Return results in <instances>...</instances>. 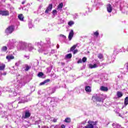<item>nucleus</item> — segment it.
Returning <instances> with one entry per match:
<instances>
[{"instance_id":"1","label":"nucleus","mask_w":128,"mask_h":128,"mask_svg":"<svg viewBox=\"0 0 128 128\" xmlns=\"http://www.w3.org/2000/svg\"><path fill=\"white\" fill-rule=\"evenodd\" d=\"M88 124L87 126H85L84 128H94V126H96V124H98V122L89 120L88 122Z\"/></svg>"},{"instance_id":"2","label":"nucleus","mask_w":128,"mask_h":128,"mask_svg":"<svg viewBox=\"0 0 128 128\" xmlns=\"http://www.w3.org/2000/svg\"><path fill=\"white\" fill-rule=\"evenodd\" d=\"M14 26L11 25L8 26L5 30V34H10L14 32Z\"/></svg>"},{"instance_id":"3","label":"nucleus","mask_w":128,"mask_h":128,"mask_svg":"<svg viewBox=\"0 0 128 128\" xmlns=\"http://www.w3.org/2000/svg\"><path fill=\"white\" fill-rule=\"evenodd\" d=\"M0 15L2 16H10V12L8 10H0Z\"/></svg>"},{"instance_id":"4","label":"nucleus","mask_w":128,"mask_h":128,"mask_svg":"<svg viewBox=\"0 0 128 128\" xmlns=\"http://www.w3.org/2000/svg\"><path fill=\"white\" fill-rule=\"evenodd\" d=\"M52 4H49L45 10V14H48L50 12H52Z\"/></svg>"},{"instance_id":"5","label":"nucleus","mask_w":128,"mask_h":128,"mask_svg":"<svg viewBox=\"0 0 128 128\" xmlns=\"http://www.w3.org/2000/svg\"><path fill=\"white\" fill-rule=\"evenodd\" d=\"M74 30H70L68 36V38L69 40H72V38H74Z\"/></svg>"},{"instance_id":"6","label":"nucleus","mask_w":128,"mask_h":128,"mask_svg":"<svg viewBox=\"0 0 128 128\" xmlns=\"http://www.w3.org/2000/svg\"><path fill=\"white\" fill-rule=\"evenodd\" d=\"M93 98H94V100H96V102H100L104 101V100H102V98L98 96H92V100H93Z\"/></svg>"},{"instance_id":"7","label":"nucleus","mask_w":128,"mask_h":128,"mask_svg":"<svg viewBox=\"0 0 128 128\" xmlns=\"http://www.w3.org/2000/svg\"><path fill=\"white\" fill-rule=\"evenodd\" d=\"M107 11L108 12H112V6L110 4H108L106 6Z\"/></svg>"},{"instance_id":"8","label":"nucleus","mask_w":128,"mask_h":128,"mask_svg":"<svg viewBox=\"0 0 128 128\" xmlns=\"http://www.w3.org/2000/svg\"><path fill=\"white\" fill-rule=\"evenodd\" d=\"M100 90H102V92H108V87H106L104 86H101Z\"/></svg>"},{"instance_id":"9","label":"nucleus","mask_w":128,"mask_h":128,"mask_svg":"<svg viewBox=\"0 0 128 128\" xmlns=\"http://www.w3.org/2000/svg\"><path fill=\"white\" fill-rule=\"evenodd\" d=\"M50 82V79H47L45 80H44L43 82H42L40 84V86H44V84H46L48 82Z\"/></svg>"},{"instance_id":"10","label":"nucleus","mask_w":128,"mask_h":128,"mask_svg":"<svg viewBox=\"0 0 128 128\" xmlns=\"http://www.w3.org/2000/svg\"><path fill=\"white\" fill-rule=\"evenodd\" d=\"M6 58L8 60H14V56L12 55L7 56H6Z\"/></svg>"},{"instance_id":"11","label":"nucleus","mask_w":128,"mask_h":128,"mask_svg":"<svg viewBox=\"0 0 128 128\" xmlns=\"http://www.w3.org/2000/svg\"><path fill=\"white\" fill-rule=\"evenodd\" d=\"M85 90L87 92H92V88L90 86H86L85 87Z\"/></svg>"},{"instance_id":"12","label":"nucleus","mask_w":128,"mask_h":128,"mask_svg":"<svg viewBox=\"0 0 128 128\" xmlns=\"http://www.w3.org/2000/svg\"><path fill=\"white\" fill-rule=\"evenodd\" d=\"M18 18H19L20 20H21V22H24V17L22 14H20L18 15Z\"/></svg>"},{"instance_id":"13","label":"nucleus","mask_w":128,"mask_h":128,"mask_svg":"<svg viewBox=\"0 0 128 128\" xmlns=\"http://www.w3.org/2000/svg\"><path fill=\"white\" fill-rule=\"evenodd\" d=\"M76 46H78V44L74 45L70 48V52H72L73 50H74L76 48Z\"/></svg>"},{"instance_id":"14","label":"nucleus","mask_w":128,"mask_h":128,"mask_svg":"<svg viewBox=\"0 0 128 128\" xmlns=\"http://www.w3.org/2000/svg\"><path fill=\"white\" fill-rule=\"evenodd\" d=\"M6 65L4 64H0V70H4Z\"/></svg>"},{"instance_id":"15","label":"nucleus","mask_w":128,"mask_h":128,"mask_svg":"<svg viewBox=\"0 0 128 128\" xmlns=\"http://www.w3.org/2000/svg\"><path fill=\"white\" fill-rule=\"evenodd\" d=\"M30 113L28 112H25V116L24 117V118H30Z\"/></svg>"},{"instance_id":"16","label":"nucleus","mask_w":128,"mask_h":128,"mask_svg":"<svg viewBox=\"0 0 128 128\" xmlns=\"http://www.w3.org/2000/svg\"><path fill=\"white\" fill-rule=\"evenodd\" d=\"M64 6V3L63 2H61L60 4L57 8V10H62V7Z\"/></svg>"},{"instance_id":"17","label":"nucleus","mask_w":128,"mask_h":128,"mask_svg":"<svg viewBox=\"0 0 128 128\" xmlns=\"http://www.w3.org/2000/svg\"><path fill=\"white\" fill-rule=\"evenodd\" d=\"M89 68H98V65L96 64L93 65L92 64H90Z\"/></svg>"},{"instance_id":"18","label":"nucleus","mask_w":128,"mask_h":128,"mask_svg":"<svg viewBox=\"0 0 128 128\" xmlns=\"http://www.w3.org/2000/svg\"><path fill=\"white\" fill-rule=\"evenodd\" d=\"M64 122L67 124H70L72 122V119L70 118H65Z\"/></svg>"},{"instance_id":"19","label":"nucleus","mask_w":128,"mask_h":128,"mask_svg":"<svg viewBox=\"0 0 128 128\" xmlns=\"http://www.w3.org/2000/svg\"><path fill=\"white\" fill-rule=\"evenodd\" d=\"M25 68H26L24 69V71L25 72H28V71L29 70H30V68H31L32 66H29L28 64H26L25 65Z\"/></svg>"},{"instance_id":"20","label":"nucleus","mask_w":128,"mask_h":128,"mask_svg":"<svg viewBox=\"0 0 128 128\" xmlns=\"http://www.w3.org/2000/svg\"><path fill=\"white\" fill-rule=\"evenodd\" d=\"M124 104L125 106H126L128 104V96L126 97L124 100Z\"/></svg>"},{"instance_id":"21","label":"nucleus","mask_w":128,"mask_h":128,"mask_svg":"<svg viewBox=\"0 0 128 128\" xmlns=\"http://www.w3.org/2000/svg\"><path fill=\"white\" fill-rule=\"evenodd\" d=\"M123 94H122V92L118 91L117 92V96L118 98H122V96Z\"/></svg>"},{"instance_id":"22","label":"nucleus","mask_w":128,"mask_h":128,"mask_svg":"<svg viewBox=\"0 0 128 128\" xmlns=\"http://www.w3.org/2000/svg\"><path fill=\"white\" fill-rule=\"evenodd\" d=\"M98 58H99V60H102L104 59V54H98Z\"/></svg>"},{"instance_id":"23","label":"nucleus","mask_w":128,"mask_h":128,"mask_svg":"<svg viewBox=\"0 0 128 128\" xmlns=\"http://www.w3.org/2000/svg\"><path fill=\"white\" fill-rule=\"evenodd\" d=\"M1 50L2 52H6V50H8V47H6V46H4L3 47H2Z\"/></svg>"},{"instance_id":"24","label":"nucleus","mask_w":128,"mask_h":128,"mask_svg":"<svg viewBox=\"0 0 128 128\" xmlns=\"http://www.w3.org/2000/svg\"><path fill=\"white\" fill-rule=\"evenodd\" d=\"M94 36H96V38H98V36H100V33H98V31H96L94 32Z\"/></svg>"},{"instance_id":"25","label":"nucleus","mask_w":128,"mask_h":128,"mask_svg":"<svg viewBox=\"0 0 128 128\" xmlns=\"http://www.w3.org/2000/svg\"><path fill=\"white\" fill-rule=\"evenodd\" d=\"M72 57V54H68L66 56V58L68 59H70Z\"/></svg>"},{"instance_id":"26","label":"nucleus","mask_w":128,"mask_h":128,"mask_svg":"<svg viewBox=\"0 0 128 128\" xmlns=\"http://www.w3.org/2000/svg\"><path fill=\"white\" fill-rule=\"evenodd\" d=\"M74 24V21H70L68 22V24L70 26H72V24Z\"/></svg>"},{"instance_id":"27","label":"nucleus","mask_w":128,"mask_h":128,"mask_svg":"<svg viewBox=\"0 0 128 128\" xmlns=\"http://www.w3.org/2000/svg\"><path fill=\"white\" fill-rule=\"evenodd\" d=\"M44 76V73L42 72H40L38 74V76L39 77V78H40L42 76Z\"/></svg>"},{"instance_id":"28","label":"nucleus","mask_w":128,"mask_h":128,"mask_svg":"<svg viewBox=\"0 0 128 128\" xmlns=\"http://www.w3.org/2000/svg\"><path fill=\"white\" fill-rule=\"evenodd\" d=\"M86 60L87 58H86V57H84L82 59V62H86Z\"/></svg>"},{"instance_id":"29","label":"nucleus","mask_w":128,"mask_h":128,"mask_svg":"<svg viewBox=\"0 0 128 128\" xmlns=\"http://www.w3.org/2000/svg\"><path fill=\"white\" fill-rule=\"evenodd\" d=\"M72 52H73V54H76L77 52H78V50H73Z\"/></svg>"},{"instance_id":"30","label":"nucleus","mask_w":128,"mask_h":128,"mask_svg":"<svg viewBox=\"0 0 128 128\" xmlns=\"http://www.w3.org/2000/svg\"><path fill=\"white\" fill-rule=\"evenodd\" d=\"M58 12L56 11V10H53L52 12V14H56Z\"/></svg>"},{"instance_id":"31","label":"nucleus","mask_w":128,"mask_h":128,"mask_svg":"<svg viewBox=\"0 0 128 128\" xmlns=\"http://www.w3.org/2000/svg\"><path fill=\"white\" fill-rule=\"evenodd\" d=\"M60 36L64 38H66V36L62 34H60Z\"/></svg>"},{"instance_id":"32","label":"nucleus","mask_w":128,"mask_h":128,"mask_svg":"<svg viewBox=\"0 0 128 128\" xmlns=\"http://www.w3.org/2000/svg\"><path fill=\"white\" fill-rule=\"evenodd\" d=\"M77 62L78 64H82V59H80Z\"/></svg>"},{"instance_id":"33","label":"nucleus","mask_w":128,"mask_h":128,"mask_svg":"<svg viewBox=\"0 0 128 128\" xmlns=\"http://www.w3.org/2000/svg\"><path fill=\"white\" fill-rule=\"evenodd\" d=\"M53 122H58V119L54 118L53 120Z\"/></svg>"},{"instance_id":"34","label":"nucleus","mask_w":128,"mask_h":128,"mask_svg":"<svg viewBox=\"0 0 128 128\" xmlns=\"http://www.w3.org/2000/svg\"><path fill=\"white\" fill-rule=\"evenodd\" d=\"M61 128H66V126H64V124H62L61 126Z\"/></svg>"},{"instance_id":"35","label":"nucleus","mask_w":128,"mask_h":128,"mask_svg":"<svg viewBox=\"0 0 128 128\" xmlns=\"http://www.w3.org/2000/svg\"><path fill=\"white\" fill-rule=\"evenodd\" d=\"M22 4H26V1H23L22 2Z\"/></svg>"},{"instance_id":"36","label":"nucleus","mask_w":128,"mask_h":128,"mask_svg":"<svg viewBox=\"0 0 128 128\" xmlns=\"http://www.w3.org/2000/svg\"><path fill=\"white\" fill-rule=\"evenodd\" d=\"M62 66H64L65 64L64 62H61Z\"/></svg>"},{"instance_id":"37","label":"nucleus","mask_w":128,"mask_h":128,"mask_svg":"<svg viewBox=\"0 0 128 128\" xmlns=\"http://www.w3.org/2000/svg\"><path fill=\"white\" fill-rule=\"evenodd\" d=\"M3 76H6V72H4L3 74Z\"/></svg>"},{"instance_id":"38","label":"nucleus","mask_w":128,"mask_h":128,"mask_svg":"<svg viewBox=\"0 0 128 128\" xmlns=\"http://www.w3.org/2000/svg\"><path fill=\"white\" fill-rule=\"evenodd\" d=\"M18 104H20V102H18Z\"/></svg>"}]
</instances>
